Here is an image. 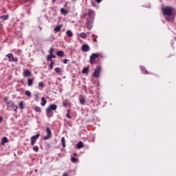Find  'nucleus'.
<instances>
[{
	"mask_svg": "<svg viewBox=\"0 0 176 176\" xmlns=\"http://www.w3.org/2000/svg\"><path fill=\"white\" fill-rule=\"evenodd\" d=\"M163 14L166 16H171L175 14V10L172 7H166L163 10Z\"/></svg>",
	"mask_w": 176,
	"mask_h": 176,
	"instance_id": "obj_1",
	"label": "nucleus"
},
{
	"mask_svg": "<svg viewBox=\"0 0 176 176\" xmlns=\"http://www.w3.org/2000/svg\"><path fill=\"white\" fill-rule=\"evenodd\" d=\"M57 109V105L56 104H50L46 109V113L47 118H50L51 116H53V115H50L52 113V111H56Z\"/></svg>",
	"mask_w": 176,
	"mask_h": 176,
	"instance_id": "obj_2",
	"label": "nucleus"
},
{
	"mask_svg": "<svg viewBox=\"0 0 176 176\" xmlns=\"http://www.w3.org/2000/svg\"><path fill=\"white\" fill-rule=\"evenodd\" d=\"M6 57H8L10 63H17V57H14L12 53L8 54Z\"/></svg>",
	"mask_w": 176,
	"mask_h": 176,
	"instance_id": "obj_3",
	"label": "nucleus"
},
{
	"mask_svg": "<svg viewBox=\"0 0 176 176\" xmlns=\"http://www.w3.org/2000/svg\"><path fill=\"white\" fill-rule=\"evenodd\" d=\"M99 55L98 53L92 54L89 57L90 64H96V58H98Z\"/></svg>",
	"mask_w": 176,
	"mask_h": 176,
	"instance_id": "obj_4",
	"label": "nucleus"
},
{
	"mask_svg": "<svg viewBox=\"0 0 176 176\" xmlns=\"http://www.w3.org/2000/svg\"><path fill=\"white\" fill-rule=\"evenodd\" d=\"M39 137H41V134L37 133L30 138V140H31L30 145H32V146H34V145H35V142H36V140H38Z\"/></svg>",
	"mask_w": 176,
	"mask_h": 176,
	"instance_id": "obj_5",
	"label": "nucleus"
},
{
	"mask_svg": "<svg viewBox=\"0 0 176 176\" xmlns=\"http://www.w3.org/2000/svg\"><path fill=\"white\" fill-rule=\"evenodd\" d=\"M87 16L89 20H94V17H96V12H94V10L91 9H89L87 12Z\"/></svg>",
	"mask_w": 176,
	"mask_h": 176,
	"instance_id": "obj_6",
	"label": "nucleus"
},
{
	"mask_svg": "<svg viewBox=\"0 0 176 176\" xmlns=\"http://www.w3.org/2000/svg\"><path fill=\"white\" fill-rule=\"evenodd\" d=\"M100 72H101V66H97L94 72V78H98L100 76Z\"/></svg>",
	"mask_w": 176,
	"mask_h": 176,
	"instance_id": "obj_7",
	"label": "nucleus"
},
{
	"mask_svg": "<svg viewBox=\"0 0 176 176\" xmlns=\"http://www.w3.org/2000/svg\"><path fill=\"white\" fill-rule=\"evenodd\" d=\"M46 131L47 133V135L46 136L43 137V140L46 141V140H49L52 137V131H50V128L47 127Z\"/></svg>",
	"mask_w": 176,
	"mask_h": 176,
	"instance_id": "obj_8",
	"label": "nucleus"
},
{
	"mask_svg": "<svg viewBox=\"0 0 176 176\" xmlns=\"http://www.w3.org/2000/svg\"><path fill=\"white\" fill-rule=\"evenodd\" d=\"M82 52H90V47L87 44H84L81 47Z\"/></svg>",
	"mask_w": 176,
	"mask_h": 176,
	"instance_id": "obj_9",
	"label": "nucleus"
},
{
	"mask_svg": "<svg viewBox=\"0 0 176 176\" xmlns=\"http://www.w3.org/2000/svg\"><path fill=\"white\" fill-rule=\"evenodd\" d=\"M86 25L89 30H91L93 28V22L90 21V19H87L86 21Z\"/></svg>",
	"mask_w": 176,
	"mask_h": 176,
	"instance_id": "obj_10",
	"label": "nucleus"
},
{
	"mask_svg": "<svg viewBox=\"0 0 176 176\" xmlns=\"http://www.w3.org/2000/svg\"><path fill=\"white\" fill-rule=\"evenodd\" d=\"M32 74V73H31V72L28 69H25L23 73V76L25 78H28V76H31Z\"/></svg>",
	"mask_w": 176,
	"mask_h": 176,
	"instance_id": "obj_11",
	"label": "nucleus"
},
{
	"mask_svg": "<svg viewBox=\"0 0 176 176\" xmlns=\"http://www.w3.org/2000/svg\"><path fill=\"white\" fill-rule=\"evenodd\" d=\"M63 27L62 25H57L54 28V31L55 32H60V31H61V28Z\"/></svg>",
	"mask_w": 176,
	"mask_h": 176,
	"instance_id": "obj_12",
	"label": "nucleus"
},
{
	"mask_svg": "<svg viewBox=\"0 0 176 176\" xmlns=\"http://www.w3.org/2000/svg\"><path fill=\"white\" fill-rule=\"evenodd\" d=\"M47 102V101L46 100L45 97H42L41 98V107H45L46 105Z\"/></svg>",
	"mask_w": 176,
	"mask_h": 176,
	"instance_id": "obj_13",
	"label": "nucleus"
},
{
	"mask_svg": "<svg viewBox=\"0 0 176 176\" xmlns=\"http://www.w3.org/2000/svg\"><path fill=\"white\" fill-rule=\"evenodd\" d=\"M10 108H11V109H12V111H14V112L17 111V106H16L13 102L10 103Z\"/></svg>",
	"mask_w": 176,
	"mask_h": 176,
	"instance_id": "obj_14",
	"label": "nucleus"
},
{
	"mask_svg": "<svg viewBox=\"0 0 176 176\" xmlns=\"http://www.w3.org/2000/svg\"><path fill=\"white\" fill-rule=\"evenodd\" d=\"M168 17H166L167 21H170V23H173L174 21V15H167Z\"/></svg>",
	"mask_w": 176,
	"mask_h": 176,
	"instance_id": "obj_15",
	"label": "nucleus"
},
{
	"mask_svg": "<svg viewBox=\"0 0 176 176\" xmlns=\"http://www.w3.org/2000/svg\"><path fill=\"white\" fill-rule=\"evenodd\" d=\"M52 58H56V56L54 54H49L47 56V61H51Z\"/></svg>",
	"mask_w": 176,
	"mask_h": 176,
	"instance_id": "obj_16",
	"label": "nucleus"
},
{
	"mask_svg": "<svg viewBox=\"0 0 176 176\" xmlns=\"http://www.w3.org/2000/svg\"><path fill=\"white\" fill-rule=\"evenodd\" d=\"M34 83V78H28V86L31 87Z\"/></svg>",
	"mask_w": 176,
	"mask_h": 176,
	"instance_id": "obj_17",
	"label": "nucleus"
},
{
	"mask_svg": "<svg viewBox=\"0 0 176 176\" xmlns=\"http://www.w3.org/2000/svg\"><path fill=\"white\" fill-rule=\"evenodd\" d=\"M56 55H57L58 57H64V52H63V50L57 51Z\"/></svg>",
	"mask_w": 176,
	"mask_h": 176,
	"instance_id": "obj_18",
	"label": "nucleus"
},
{
	"mask_svg": "<svg viewBox=\"0 0 176 176\" xmlns=\"http://www.w3.org/2000/svg\"><path fill=\"white\" fill-rule=\"evenodd\" d=\"M60 13H61V14H64L65 16L66 14H68V10L62 8H60Z\"/></svg>",
	"mask_w": 176,
	"mask_h": 176,
	"instance_id": "obj_19",
	"label": "nucleus"
},
{
	"mask_svg": "<svg viewBox=\"0 0 176 176\" xmlns=\"http://www.w3.org/2000/svg\"><path fill=\"white\" fill-rule=\"evenodd\" d=\"M6 142H8V138L6 137H3L1 140V144L2 145H5V144H6Z\"/></svg>",
	"mask_w": 176,
	"mask_h": 176,
	"instance_id": "obj_20",
	"label": "nucleus"
},
{
	"mask_svg": "<svg viewBox=\"0 0 176 176\" xmlns=\"http://www.w3.org/2000/svg\"><path fill=\"white\" fill-rule=\"evenodd\" d=\"M76 147L78 148V149H80V148H83V142H79L78 143H77Z\"/></svg>",
	"mask_w": 176,
	"mask_h": 176,
	"instance_id": "obj_21",
	"label": "nucleus"
},
{
	"mask_svg": "<svg viewBox=\"0 0 176 176\" xmlns=\"http://www.w3.org/2000/svg\"><path fill=\"white\" fill-rule=\"evenodd\" d=\"M0 19H2L3 21H5V20H8V19H9V15L8 14L3 15L0 17Z\"/></svg>",
	"mask_w": 176,
	"mask_h": 176,
	"instance_id": "obj_22",
	"label": "nucleus"
},
{
	"mask_svg": "<svg viewBox=\"0 0 176 176\" xmlns=\"http://www.w3.org/2000/svg\"><path fill=\"white\" fill-rule=\"evenodd\" d=\"M82 74H89V67H84L82 70Z\"/></svg>",
	"mask_w": 176,
	"mask_h": 176,
	"instance_id": "obj_23",
	"label": "nucleus"
},
{
	"mask_svg": "<svg viewBox=\"0 0 176 176\" xmlns=\"http://www.w3.org/2000/svg\"><path fill=\"white\" fill-rule=\"evenodd\" d=\"M61 142L63 148H65V138L63 137L61 138Z\"/></svg>",
	"mask_w": 176,
	"mask_h": 176,
	"instance_id": "obj_24",
	"label": "nucleus"
},
{
	"mask_svg": "<svg viewBox=\"0 0 176 176\" xmlns=\"http://www.w3.org/2000/svg\"><path fill=\"white\" fill-rule=\"evenodd\" d=\"M66 34L67 35V36H69V38H71V36H72L73 34H72V31L71 30H67L66 32Z\"/></svg>",
	"mask_w": 176,
	"mask_h": 176,
	"instance_id": "obj_25",
	"label": "nucleus"
},
{
	"mask_svg": "<svg viewBox=\"0 0 176 176\" xmlns=\"http://www.w3.org/2000/svg\"><path fill=\"white\" fill-rule=\"evenodd\" d=\"M79 36L80 38H82V39H85V38H86V33L81 32V33H80Z\"/></svg>",
	"mask_w": 176,
	"mask_h": 176,
	"instance_id": "obj_26",
	"label": "nucleus"
},
{
	"mask_svg": "<svg viewBox=\"0 0 176 176\" xmlns=\"http://www.w3.org/2000/svg\"><path fill=\"white\" fill-rule=\"evenodd\" d=\"M20 109H24V103L23 101H21L19 104Z\"/></svg>",
	"mask_w": 176,
	"mask_h": 176,
	"instance_id": "obj_27",
	"label": "nucleus"
},
{
	"mask_svg": "<svg viewBox=\"0 0 176 176\" xmlns=\"http://www.w3.org/2000/svg\"><path fill=\"white\" fill-rule=\"evenodd\" d=\"M36 112H42V109H41V107L36 106L35 108H34Z\"/></svg>",
	"mask_w": 176,
	"mask_h": 176,
	"instance_id": "obj_28",
	"label": "nucleus"
},
{
	"mask_svg": "<svg viewBox=\"0 0 176 176\" xmlns=\"http://www.w3.org/2000/svg\"><path fill=\"white\" fill-rule=\"evenodd\" d=\"M140 69L142 70V73L145 74H148V70L145 69L144 67H141Z\"/></svg>",
	"mask_w": 176,
	"mask_h": 176,
	"instance_id": "obj_29",
	"label": "nucleus"
},
{
	"mask_svg": "<svg viewBox=\"0 0 176 176\" xmlns=\"http://www.w3.org/2000/svg\"><path fill=\"white\" fill-rule=\"evenodd\" d=\"M25 96H27L28 97H31V91H28V90L25 91Z\"/></svg>",
	"mask_w": 176,
	"mask_h": 176,
	"instance_id": "obj_30",
	"label": "nucleus"
},
{
	"mask_svg": "<svg viewBox=\"0 0 176 176\" xmlns=\"http://www.w3.org/2000/svg\"><path fill=\"white\" fill-rule=\"evenodd\" d=\"M33 151H34V152H38L39 147H38V146H33Z\"/></svg>",
	"mask_w": 176,
	"mask_h": 176,
	"instance_id": "obj_31",
	"label": "nucleus"
},
{
	"mask_svg": "<svg viewBox=\"0 0 176 176\" xmlns=\"http://www.w3.org/2000/svg\"><path fill=\"white\" fill-rule=\"evenodd\" d=\"M55 72H56V74H60L61 70H60V67L55 68Z\"/></svg>",
	"mask_w": 176,
	"mask_h": 176,
	"instance_id": "obj_32",
	"label": "nucleus"
},
{
	"mask_svg": "<svg viewBox=\"0 0 176 176\" xmlns=\"http://www.w3.org/2000/svg\"><path fill=\"white\" fill-rule=\"evenodd\" d=\"M50 69H53V65H54V62L53 60L50 61Z\"/></svg>",
	"mask_w": 176,
	"mask_h": 176,
	"instance_id": "obj_33",
	"label": "nucleus"
},
{
	"mask_svg": "<svg viewBox=\"0 0 176 176\" xmlns=\"http://www.w3.org/2000/svg\"><path fill=\"white\" fill-rule=\"evenodd\" d=\"M85 98H80V104L83 105V104H85Z\"/></svg>",
	"mask_w": 176,
	"mask_h": 176,
	"instance_id": "obj_34",
	"label": "nucleus"
},
{
	"mask_svg": "<svg viewBox=\"0 0 176 176\" xmlns=\"http://www.w3.org/2000/svg\"><path fill=\"white\" fill-rule=\"evenodd\" d=\"M54 52V49L53 47H51L49 50L50 54H53Z\"/></svg>",
	"mask_w": 176,
	"mask_h": 176,
	"instance_id": "obj_35",
	"label": "nucleus"
},
{
	"mask_svg": "<svg viewBox=\"0 0 176 176\" xmlns=\"http://www.w3.org/2000/svg\"><path fill=\"white\" fill-rule=\"evenodd\" d=\"M66 118H69V119L72 118V117H71V116H69V109L67 110V113L66 114Z\"/></svg>",
	"mask_w": 176,
	"mask_h": 176,
	"instance_id": "obj_36",
	"label": "nucleus"
},
{
	"mask_svg": "<svg viewBox=\"0 0 176 176\" xmlns=\"http://www.w3.org/2000/svg\"><path fill=\"white\" fill-rule=\"evenodd\" d=\"M72 163H75V162H78V158H75V157H72Z\"/></svg>",
	"mask_w": 176,
	"mask_h": 176,
	"instance_id": "obj_37",
	"label": "nucleus"
},
{
	"mask_svg": "<svg viewBox=\"0 0 176 176\" xmlns=\"http://www.w3.org/2000/svg\"><path fill=\"white\" fill-rule=\"evenodd\" d=\"M43 82H40L39 83H38V86L42 89V87H43Z\"/></svg>",
	"mask_w": 176,
	"mask_h": 176,
	"instance_id": "obj_38",
	"label": "nucleus"
},
{
	"mask_svg": "<svg viewBox=\"0 0 176 176\" xmlns=\"http://www.w3.org/2000/svg\"><path fill=\"white\" fill-rule=\"evenodd\" d=\"M4 101L6 102V104H8V105H9V101H8V98H4Z\"/></svg>",
	"mask_w": 176,
	"mask_h": 176,
	"instance_id": "obj_39",
	"label": "nucleus"
},
{
	"mask_svg": "<svg viewBox=\"0 0 176 176\" xmlns=\"http://www.w3.org/2000/svg\"><path fill=\"white\" fill-rule=\"evenodd\" d=\"M63 63V64H67V63H68V60L67 59H64Z\"/></svg>",
	"mask_w": 176,
	"mask_h": 176,
	"instance_id": "obj_40",
	"label": "nucleus"
},
{
	"mask_svg": "<svg viewBox=\"0 0 176 176\" xmlns=\"http://www.w3.org/2000/svg\"><path fill=\"white\" fill-rule=\"evenodd\" d=\"M86 14H87L84 13V14L82 15V19H85V17H86Z\"/></svg>",
	"mask_w": 176,
	"mask_h": 176,
	"instance_id": "obj_41",
	"label": "nucleus"
},
{
	"mask_svg": "<svg viewBox=\"0 0 176 176\" xmlns=\"http://www.w3.org/2000/svg\"><path fill=\"white\" fill-rule=\"evenodd\" d=\"M63 176H68V173H65Z\"/></svg>",
	"mask_w": 176,
	"mask_h": 176,
	"instance_id": "obj_42",
	"label": "nucleus"
},
{
	"mask_svg": "<svg viewBox=\"0 0 176 176\" xmlns=\"http://www.w3.org/2000/svg\"><path fill=\"white\" fill-rule=\"evenodd\" d=\"M102 0H96V1L98 3H100V2H101Z\"/></svg>",
	"mask_w": 176,
	"mask_h": 176,
	"instance_id": "obj_43",
	"label": "nucleus"
},
{
	"mask_svg": "<svg viewBox=\"0 0 176 176\" xmlns=\"http://www.w3.org/2000/svg\"><path fill=\"white\" fill-rule=\"evenodd\" d=\"M63 107H67V103H63Z\"/></svg>",
	"mask_w": 176,
	"mask_h": 176,
	"instance_id": "obj_44",
	"label": "nucleus"
},
{
	"mask_svg": "<svg viewBox=\"0 0 176 176\" xmlns=\"http://www.w3.org/2000/svg\"><path fill=\"white\" fill-rule=\"evenodd\" d=\"M1 122H2V117L1 116H0V123H1Z\"/></svg>",
	"mask_w": 176,
	"mask_h": 176,
	"instance_id": "obj_45",
	"label": "nucleus"
},
{
	"mask_svg": "<svg viewBox=\"0 0 176 176\" xmlns=\"http://www.w3.org/2000/svg\"><path fill=\"white\" fill-rule=\"evenodd\" d=\"M40 31H42V27L39 26Z\"/></svg>",
	"mask_w": 176,
	"mask_h": 176,
	"instance_id": "obj_46",
	"label": "nucleus"
},
{
	"mask_svg": "<svg viewBox=\"0 0 176 176\" xmlns=\"http://www.w3.org/2000/svg\"><path fill=\"white\" fill-rule=\"evenodd\" d=\"M53 3L56 2V0H52Z\"/></svg>",
	"mask_w": 176,
	"mask_h": 176,
	"instance_id": "obj_47",
	"label": "nucleus"
},
{
	"mask_svg": "<svg viewBox=\"0 0 176 176\" xmlns=\"http://www.w3.org/2000/svg\"><path fill=\"white\" fill-rule=\"evenodd\" d=\"M74 156H76V153H74Z\"/></svg>",
	"mask_w": 176,
	"mask_h": 176,
	"instance_id": "obj_48",
	"label": "nucleus"
},
{
	"mask_svg": "<svg viewBox=\"0 0 176 176\" xmlns=\"http://www.w3.org/2000/svg\"><path fill=\"white\" fill-rule=\"evenodd\" d=\"M24 2H27V0H24Z\"/></svg>",
	"mask_w": 176,
	"mask_h": 176,
	"instance_id": "obj_49",
	"label": "nucleus"
},
{
	"mask_svg": "<svg viewBox=\"0 0 176 176\" xmlns=\"http://www.w3.org/2000/svg\"><path fill=\"white\" fill-rule=\"evenodd\" d=\"M72 1H75V0H72Z\"/></svg>",
	"mask_w": 176,
	"mask_h": 176,
	"instance_id": "obj_50",
	"label": "nucleus"
}]
</instances>
